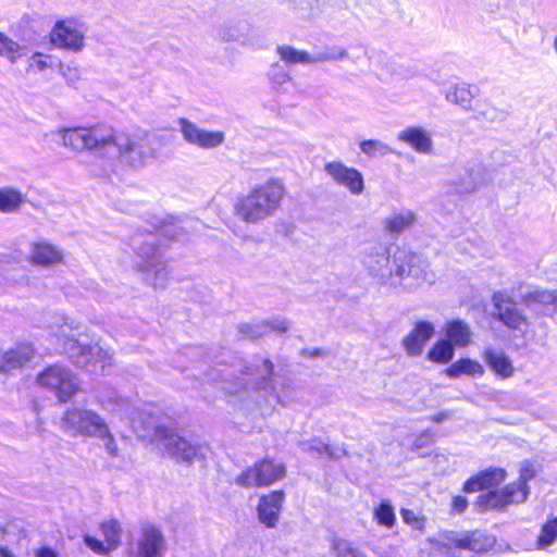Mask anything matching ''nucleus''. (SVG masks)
<instances>
[{
    "label": "nucleus",
    "instance_id": "32",
    "mask_svg": "<svg viewBox=\"0 0 557 557\" xmlns=\"http://www.w3.org/2000/svg\"><path fill=\"white\" fill-rule=\"evenodd\" d=\"M102 407L111 412L117 413L123 418H127L131 421L132 428L136 432H140L141 429L146 430L150 426V422H138L134 416L135 411H129V405L124 398L115 397L114 399H108L102 401Z\"/></svg>",
    "mask_w": 557,
    "mask_h": 557
},
{
    "label": "nucleus",
    "instance_id": "54",
    "mask_svg": "<svg viewBox=\"0 0 557 557\" xmlns=\"http://www.w3.org/2000/svg\"><path fill=\"white\" fill-rule=\"evenodd\" d=\"M61 70L63 76L67 79L74 81L78 78V70L76 67L67 66L66 70H64L63 66H61Z\"/></svg>",
    "mask_w": 557,
    "mask_h": 557
},
{
    "label": "nucleus",
    "instance_id": "41",
    "mask_svg": "<svg viewBox=\"0 0 557 557\" xmlns=\"http://www.w3.org/2000/svg\"><path fill=\"white\" fill-rule=\"evenodd\" d=\"M362 153L370 158H381L394 153V150L384 141L379 139H366L359 144Z\"/></svg>",
    "mask_w": 557,
    "mask_h": 557
},
{
    "label": "nucleus",
    "instance_id": "13",
    "mask_svg": "<svg viewBox=\"0 0 557 557\" xmlns=\"http://www.w3.org/2000/svg\"><path fill=\"white\" fill-rule=\"evenodd\" d=\"M285 475V467L264 459L243 471L235 483L242 487L269 486Z\"/></svg>",
    "mask_w": 557,
    "mask_h": 557
},
{
    "label": "nucleus",
    "instance_id": "43",
    "mask_svg": "<svg viewBox=\"0 0 557 557\" xmlns=\"http://www.w3.org/2000/svg\"><path fill=\"white\" fill-rule=\"evenodd\" d=\"M374 521L384 528L391 529L396 522V516L393 506L387 502H382L373 510Z\"/></svg>",
    "mask_w": 557,
    "mask_h": 557
},
{
    "label": "nucleus",
    "instance_id": "16",
    "mask_svg": "<svg viewBox=\"0 0 557 557\" xmlns=\"http://www.w3.org/2000/svg\"><path fill=\"white\" fill-rule=\"evenodd\" d=\"M324 172L336 185L346 188L351 195L358 196L364 190L363 175L355 168L339 161H330L324 164Z\"/></svg>",
    "mask_w": 557,
    "mask_h": 557
},
{
    "label": "nucleus",
    "instance_id": "22",
    "mask_svg": "<svg viewBox=\"0 0 557 557\" xmlns=\"http://www.w3.org/2000/svg\"><path fill=\"white\" fill-rule=\"evenodd\" d=\"M435 326L429 321H418L410 333L404 337L403 346L410 357H418L422 354L426 343L434 336Z\"/></svg>",
    "mask_w": 557,
    "mask_h": 557
},
{
    "label": "nucleus",
    "instance_id": "9",
    "mask_svg": "<svg viewBox=\"0 0 557 557\" xmlns=\"http://www.w3.org/2000/svg\"><path fill=\"white\" fill-rule=\"evenodd\" d=\"M37 383L53 393L61 403L70 401L81 389L77 376L66 367H47L37 376Z\"/></svg>",
    "mask_w": 557,
    "mask_h": 557
},
{
    "label": "nucleus",
    "instance_id": "51",
    "mask_svg": "<svg viewBox=\"0 0 557 557\" xmlns=\"http://www.w3.org/2000/svg\"><path fill=\"white\" fill-rule=\"evenodd\" d=\"M401 518L405 523L409 524L412 529L422 531L424 529L425 519L410 509H401Z\"/></svg>",
    "mask_w": 557,
    "mask_h": 557
},
{
    "label": "nucleus",
    "instance_id": "47",
    "mask_svg": "<svg viewBox=\"0 0 557 557\" xmlns=\"http://www.w3.org/2000/svg\"><path fill=\"white\" fill-rule=\"evenodd\" d=\"M302 450L312 456H327L329 458H337L338 454L329 445L319 440H311L301 443Z\"/></svg>",
    "mask_w": 557,
    "mask_h": 557
},
{
    "label": "nucleus",
    "instance_id": "31",
    "mask_svg": "<svg viewBox=\"0 0 557 557\" xmlns=\"http://www.w3.org/2000/svg\"><path fill=\"white\" fill-rule=\"evenodd\" d=\"M485 373L483 364L471 358H460L453 362L446 370L445 374L450 379H457L461 375L469 377H482Z\"/></svg>",
    "mask_w": 557,
    "mask_h": 557
},
{
    "label": "nucleus",
    "instance_id": "56",
    "mask_svg": "<svg viewBox=\"0 0 557 557\" xmlns=\"http://www.w3.org/2000/svg\"><path fill=\"white\" fill-rule=\"evenodd\" d=\"M36 557H58V556L51 548L44 547L37 552Z\"/></svg>",
    "mask_w": 557,
    "mask_h": 557
},
{
    "label": "nucleus",
    "instance_id": "26",
    "mask_svg": "<svg viewBox=\"0 0 557 557\" xmlns=\"http://www.w3.org/2000/svg\"><path fill=\"white\" fill-rule=\"evenodd\" d=\"M507 478V472L503 468H490L482 471L476 476L467 480L463 484L466 493H473L483 488H491L499 485Z\"/></svg>",
    "mask_w": 557,
    "mask_h": 557
},
{
    "label": "nucleus",
    "instance_id": "5",
    "mask_svg": "<svg viewBox=\"0 0 557 557\" xmlns=\"http://www.w3.org/2000/svg\"><path fill=\"white\" fill-rule=\"evenodd\" d=\"M368 274L381 286L396 288L399 278L396 275V251L391 256L388 249L381 244H374L364 249L361 259Z\"/></svg>",
    "mask_w": 557,
    "mask_h": 557
},
{
    "label": "nucleus",
    "instance_id": "59",
    "mask_svg": "<svg viewBox=\"0 0 557 557\" xmlns=\"http://www.w3.org/2000/svg\"><path fill=\"white\" fill-rule=\"evenodd\" d=\"M320 355V351L319 350H315L314 354H312V356H319Z\"/></svg>",
    "mask_w": 557,
    "mask_h": 557
},
{
    "label": "nucleus",
    "instance_id": "35",
    "mask_svg": "<svg viewBox=\"0 0 557 557\" xmlns=\"http://www.w3.org/2000/svg\"><path fill=\"white\" fill-rule=\"evenodd\" d=\"M473 97L470 85L465 83L453 85L445 92L446 101L459 106L466 111L472 110Z\"/></svg>",
    "mask_w": 557,
    "mask_h": 557
},
{
    "label": "nucleus",
    "instance_id": "40",
    "mask_svg": "<svg viewBox=\"0 0 557 557\" xmlns=\"http://www.w3.org/2000/svg\"><path fill=\"white\" fill-rule=\"evenodd\" d=\"M101 532L104 542L112 550L116 549L121 543L122 528L117 520L110 519L101 524Z\"/></svg>",
    "mask_w": 557,
    "mask_h": 557
},
{
    "label": "nucleus",
    "instance_id": "42",
    "mask_svg": "<svg viewBox=\"0 0 557 557\" xmlns=\"http://www.w3.org/2000/svg\"><path fill=\"white\" fill-rule=\"evenodd\" d=\"M55 65V59L52 55L35 52L27 60L26 71L28 73L44 72L53 69Z\"/></svg>",
    "mask_w": 557,
    "mask_h": 557
},
{
    "label": "nucleus",
    "instance_id": "55",
    "mask_svg": "<svg viewBox=\"0 0 557 557\" xmlns=\"http://www.w3.org/2000/svg\"><path fill=\"white\" fill-rule=\"evenodd\" d=\"M223 388L230 394H236V393L240 392L242 389L246 388V383L240 382L234 386L228 385V386H224Z\"/></svg>",
    "mask_w": 557,
    "mask_h": 557
},
{
    "label": "nucleus",
    "instance_id": "2",
    "mask_svg": "<svg viewBox=\"0 0 557 557\" xmlns=\"http://www.w3.org/2000/svg\"><path fill=\"white\" fill-rule=\"evenodd\" d=\"M55 335L63 351L88 372L97 374L111 366L112 354L98 343H92L86 326L75 320L62 318Z\"/></svg>",
    "mask_w": 557,
    "mask_h": 557
},
{
    "label": "nucleus",
    "instance_id": "34",
    "mask_svg": "<svg viewBox=\"0 0 557 557\" xmlns=\"http://www.w3.org/2000/svg\"><path fill=\"white\" fill-rule=\"evenodd\" d=\"M473 117L480 122L499 123L506 120L507 111L497 108L487 100H480L471 110Z\"/></svg>",
    "mask_w": 557,
    "mask_h": 557
},
{
    "label": "nucleus",
    "instance_id": "33",
    "mask_svg": "<svg viewBox=\"0 0 557 557\" xmlns=\"http://www.w3.org/2000/svg\"><path fill=\"white\" fill-rule=\"evenodd\" d=\"M287 330L288 323L285 320L280 319L245 324L240 327V332L250 336L251 338L263 336L272 331L277 333H285Z\"/></svg>",
    "mask_w": 557,
    "mask_h": 557
},
{
    "label": "nucleus",
    "instance_id": "46",
    "mask_svg": "<svg viewBox=\"0 0 557 557\" xmlns=\"http://www.w3.org/2000/svg\"><path fill=\"white\" fill-rule=\"evenodd\" d=\"M556 539H557V517L547 521L543 525V528L540 532V535L537 536L536 546L539 549H544V548L550 546L552 544H554Z\"/></svg>",
    "mask_w": 557,
    "mask_h": 557
},
{
    "label": "nucleus",
    "instance_id": "1",
    "mask_svg": "<svg viewBox=\"0 0 557 557\" xmlns=\"http://www.w3.org/2000/svg\"><path fill=\"white\" fill-rule=\"evenodd\" d=\"M90 151L128 166H140L154 156L147 134L131 135L104 125H94Z\"/></svg>",
    "mask_w": 557,
    "mask_h": 557
},
{
    "label": "nucleus",
    "instance_id": "44",
    "mask_svg": "<svg viewBox=\"0 0 557 557\" xmlns=\"http://www.w3.org/2000/svg\"><path fill=\"white\" fill-rule=\"evenodd\" d=\"M267 76L273 88H278L292 79L286 65L278 62L270 65Z\"/></svg>",
    "mask_w": 557,
    "mask_h": 557
},
{
    "label": "nucleus",
    "instance_id": "57",
    "mask_svg": "<svg viewBox=\"0 0 557 557\" xmlns=\"http://www.w3.org/2000/svg\"><path fill=\"white\" fill-rule=\"evenodd\" d=\"M449 418V413L447 412H441L438 414H435L432 417V420L436 423L443 422L444 420Z\"/></svg>",
    "mask_w": 557,
    "mask_h": 557
},
{
    "label": "nucleus",
    "instance_id": "19",
    "mask_svg": "<svg viewBox=\"0 0 557 557\" xmlns=\"http://www.w3.org/2000/svg\"><path fill=\"white\" fill-rule=\"evenodd\" d=\"M243 374L249 376L248 383L252 385L253 389L276 397L272 380L273 363L269 359L257 360V362L246 366Z\"/></svg>",
    "mask_w": 557,
    "mask_h": 557
},
{
    "label": "nucleus",
    "instance_id": "25",
    "mask_svg": "<svg viewBox=\"0 0 557 557\" xmlns=\"http://www.w3.org/2000/svg\"><path fill=\"white\" fill-rule=\"evenodd\" d=\"M397 139L412 150L421 154H430L433 151L432 134L422 126H409L397 134Z\"/></svg>",
    "mask_w": 557,
    "mask_h": 557
},
{
    "label": "nucleus",
    "instance_id": "10",
    "mask_svg": "<svg viewBox=\"0 0 557 557\" xmlns=\"http://www.w3.org/2000/svg\"><path fill=\"white\" fill-rule=\"evenodd\" d=\"M106 423V420L94 410L71 408L61 418L60 428L73 437H95Z\"/></svg>",
    "mask_w": 557,
    "mask_h": 557
},
{
    "label": "nucleus",
    "instance_id": "12",
    "mask_svg": "<svg viewBox=\"0 0 557 557\" xmlns=\"http://www.w3.org/2000/svg\"><path fill=\"white\" fill-rule=\"evenodd\" d=\"M154 441L171 457L180 461L189 463L203 457V448L201 446L191 445L169 428L157 426L154 430Z\"/></svg>",
    "mask_w": 557,
    "mask_h": 557
},
{
    "label": "nucleus",
    "instance_id": "7",
    "mask_svg": "<svg viewBox=\"0 0 557 557\" xmlns=\"http://www.w3.org/2000/svg\"><path fill=\"white\" fill-rule=\"evenodd\" d=\"M156 235L148 234L143 243L139 245L137 240L134 242L136 253L139 258L136 261V268L144 274V280L151 284L154 288H162L165 286L166 272L165 263L162 255L156 247Z\"/></svg>",
    "mask_w": 557,
    "mask_h": 557
},
{
    "label": "nucleus",
    "instance_id": "28",
    "mask_svg": "<svg viewBox=\"0 0 557 557\" xmlns=\"http://www.w3.org/2000/svg\"><path fill=\"white\" fill-rule=\"evenodd\" d=\"M34 347L30 344H17L13 348L2 351L1 372H7L24 367L34 356Z\"/></svg>",
    "mask_w": 557,
    "mask_h": 557
},
{
    "label": "nucleus",
    "instance_id": "21",
    "mask_svg": "<svg viewBox=\"0 0 557 557\" xmlns=\"http://www.w3.org/2000/svg\"><path fill=\"white\" fill-rule=\"evenodd\" d=\"M165 550V539L162 532L152 525L141 529L140 537L137 541V553H129L127 557H163Z\"/></svg>",
    "mask_w": 557,
    "mask_h": 557
},
{
    "label": "nucleus",
    "instance_id": "48",
    "mask_svg": "<svg viewBox=\"0 0 557 557\" xmlns=\"http://www.w3.org/2000/svg\"><path fill=\"white\" fill-rule=\"evenodd\" d=\"M103 442L107 453L113 457L117 456L119 447L115 442L113 434L110 432L108 424L106 423L99 433L95 436Z\"/></svg>",
    "mask_w": 557,
    "mask_h": 557
},
{
    "label": "nucleus",
    "instance_id": "11",
    "mask_svg": "<svg viewBox=\"0 0 557 557\" xmlns=\"http://www.w3.org/2000/svg\"><path fill=\"white\" fill-rule=\"evenodd\" d=\"M92 134L94 126L60 128L44 133L40 141L45 147L57 145L74 152L90 151Z\"/></svg>",
    "mask_w": 557,
    "mask_h": 557
},
{
    "label": "nucleus",
    "instance_id": "45",
    "mask_svg": "<svg viewBox=\"0 0 557 557\" xmlns=\"http://www.w3.org/2000/svg\"><path fill=\"white\" fill-rule=\"evenodd\" d=\"M313 64L323 62L344 61L349 59V53L342 47H329L323 51L312 55Z\"/></svg>",
    "mask_w": 557,
    "mask_h": 557
},
{
    "label": "nucleus",
    "instance_id": "17",
    "mask_svg": "<svg viewBox=\"0 0 557 557\" xmlns=\"http://www.w3.org/2000/svg\"><path fill=\"white\" fill-rule=\"evenodd\" d=\"M84 33L73 21H59L55 23L50 40L59 49L78 52L84 47Z\"/></svg>",
    "mask_w": 557,
    "mask_h": 557
},
{
    "label": "nucleus",
    "instance_id": "8",
    "mask_svg": "<svg viewBox=\"0 0 557 557\" xmlns=\"http://www.w3.org/2000/svg\"><path fill=\"white\" fill-rule=\"evenodd\" d=\"M396 275L399 285L404 282L407 287H420L424 284H433L435 274L429 269V263L420 256L405 250H396Z\"/></svg>",
    "mask_w": 557,
    "mask_h": 557
},
{
    "label": "nucleus",
    "instance_id": "23",
    "mask_svg": "<svg viewBox=\"0 0 557 557\" xmlns=\"http://www.w3.org/2000/svg\"><path fill=\"white\" fill-rule=\"evenodd\" d=\"M482 359L491 372L499 380L511 379L516 373L512 360L503 350L487 347L482 352Z\"/></svg>",
    "mask_w": 557,
    "mask_h": 557
},
{
    "label": "nucleus",
    "instance_id": "49",
    "mask_svg": "<svg viewBox=\"0 0 557 557\" xmlns=\"http://www.w3.org/2000/svg\"><path fill=\"white\" fill-rule=\"evenodd\" d=\"M536 473V465L531 460H524L520 465L519 479L517 481L523 486H528V483L535 478Z\"/></svg>",
    "mask_w": 557,
    "mask_h": 557
},
{
    "label": "nucleus",
    "instance_id": "36",
    "mask_svg": "<svg viewBox=\"0 0 557 557\" xmlns=\"http://www.w3.org/2000/svg\"><path fill=\"white\" fill-rule=\"evenodd\" d=\"M25 202V195L10 186L0 187V212L12 214L20 211Z\"/></svg>",
    "mask_w": 557,
    "mask_h": 557
},
{
    "label": "nucleus",
    "instance_id": "50",
    "mask_svg": "<svg viewBox=\"0 0 557 557\" xmlns=\"http://www.w3.org/2000/svg\"><path fill=\"white\" fill-rule=\"evenodd\" d=\"M336 557H367L347 541H338L334 545Z\"/></svg>",
    "mask_w": 557,
    "mask_h": 557
},
{
    "label": "nucleus",
    "instance_id": "3",
    "mask_svg": "<svg viewBox=\"0 0 557 557\" xmlns=\"http://www.w3.org/2000/svg\"><path fill=\"white\" fill-rule=\"evenodd\" d=\"M285 194V185L281 180L269 178L239 197L234 205V213L247 224H259L275 214Z\"/></svg>",
    "mask_w": 557,
    "mask_h": 557
},
{
    "label": "nucleus",
    "instance_id": "30",
    "mask_svg": "<svg viewBox=\"0 0 557 557\" xmlns=\"http://www.w3.org/2000/svg\"><path fill=\"white\" fill-rule=\"evenodd\" d=\"M445 335L454 347L463 348L472 343V330L470 325L459 319L446 322Z\"/></svg>",
    "mask_w": 557,
    "mask_h": 557
},
{
    "label": "nucleus",
    "instance_id": "38",
    "mask_svg": "<svg viewBox=\"0 0 557 557\" xmlns=\"http://www.w3.org/2000/svg\"><path fill=\"white\" fill-rule=\"evenodd\" d=\"M23 55H25V47L0 32V57L15 64Z\"/></svg>",
    "mask_w": 557,
    "mask_h": 557
},
{
    "label": "nucleus",
    "instance_id": "53",
    "mask_svg": "<svg viewBox=\"0 0 557 557\" xmlns=\"http://www.w3.org/2000/svg\"><path fill=\"white\" fill-rule=\"evenodd\" d=\"M468 506V502L463 496H456L453 499V508L457 512H462L466 510Z\"/></svg>",
    "mask_w": 557,
    "mask_h": 557
},
{
    "label": "nucleus",
    "instance_id": "39",
    "mask_svg": "<svg viewBox=\"0 0 557 557\" xmlns=\"http://www.w3.org/2000/svg\"><path fill=\"white\" fill-rule=\"evenodd\" d=\"M454 346L447 339L437 341L428 352V359L436 363H448L454 358Z\"/></svg>",
    "mask_w": 557,
    "mask_h": 557
},
{
    "label": "nucleus",
    "instance_id": "37",
    "mask_svg": "<svg viewBox=\"0 0 557 557\" xmlns=\"http://www.w3.org/2000/svg\"><path fill=\"white\" fill-rule=\"evenodd\" d=\"M276 54L286 65L313 64L312 54L304 50H298L289 45H280L276 47Z\"/></svg>",
    "mask_w": 557,
    "mask_h": 557
},
{
    "label": "nucleus",
    "instance_id": "4",
    "mask_svg": "<svg viewBox=\"0 0 557 557\" xmlns=\"http://www.w3.org/2000/svg\"><path fill=\"white\" fill-rule=\"evenodd\" d=\"M431 554L442 557H474L491 549L495 540L485 532L475 530L459 535L455 532H442L429 539Z\"/></svg>",
    "mask_w": 557,
    "mask_h": 557
},
{
    "label": "nucleus",
    "instance_id": "6",
    "mask_svg": "<svg viewBox=\"0 0 557 557\" xmlns=\"http://www.w3.org/2000/svg\"><path fill=\"white\" fill-rule=\"evenodd\" d=\"M493 318L502 322L515 337L532 336V323L508 294L496 292L492 296Z\"/></svg>",
    "mask_w": 557,
    "mask_h": 557
},
{
    "label": "nucleus",
    "instance_id": "14",
    "mask_svg": "<svg viewBox=\"0 0 557 557\" xmlns=\"http://www.w3.org/2000/svg\"><path fill=\"white\" fill-rule=\"evenodd\" d=\"M530 487L523 486L518 481L507 484L502 490L490 491L481 494L479 503L486 509H504L509 505L522 504L528 499Z\"/></svg>",
    "mask_w": 557,
    "mask_h": 557
},
{
    "label": "nucleus",
    "instance_id": "18",
    "mask_svg": "<svg viewBox=\"0 0 557 557\" xmlns=\"http://www.w3.org/2000/svg\"><path fill=\"white\" fill-rule=\"evenodd\" d=\"M523 305L535 315L557 314V289L536 288L522 296Z\"/></svg>",
    "mask_w": 557,
    "mask_h": 557
},
{
    "label": "nucleus",
    "instance_id": "15",
    "mask_svg": "<svg viewBox=\"0 0 557 557\" xmlns=\"http://www.w3.org/2000/svg\"><path fill=\"white\" fill-rule=\"evenodd\" d=\"M180 131L183 139L200 149H214L225 141V133L222 131H207L200 128L187 119L178 120Z\"/></svg>",
    "mask_w": 557,
    "mask_h": 557
},
{
    "label": "nucleus",
    "instance_id": "58",
    "mask_svg": "<svg viewBox=\"0 0 557 557\" xmlns=\"http://www.w3.org/2000/svg\"><path fill=\"white\" fill-rule=\"evenodd\" d=\"M0 557H15V556L9 548L0 546Z\"/></svg>",
    "mask_w": 557,
    "mask_h": 557
},
{
    "label": "nucleus",
    "instance_id": "27",
    "mask_svg": "<svg viewBox=\"0 0 557 557\" xmlns=\"http://www.w3.org/2000/svg\"><path fill=\"white\" fill-rule=\"evenodd\" d=\"M29 261L49 268L63 262V252L54 245L39 242L32 245Z\"/></svg>",
    "mask_w": 557,
    "mask_h": 557
},
{
    "label": "nucleus",
    "instance_id": "20",
    "mask_svg": "<svg viewBox=\"0 0 557 557\" xmlns=\"http://www.w3.org/2000/svg\"><path fill=\"white\" fill-rule=\"evenodd\" d=\"M252 27L246 21H228L216 25L213 36L221 42H237L247 46L252 42Z\"/></svg>",
    "mask_w": 557,
    "mask_h": 557
},
{
    "label": "nucleus",
    "instance_id": "52",
    "mask_svg": "<svg viewBox=\"0 0 557 557\" xmlns=\"http://www.w3.org/2000/svg\"><path fill=\"white\" fill-rule=\"evenodd\" d=\"M84 542H85L86 546L88 548H90L96 554L107 555L110 552H112V549L109 548V546L106 544V542L103 543V542L97 540L94 536L85 535L84 536Z\"/></svg>",
    "mask_w": 557,
    "mask_h": 557
},
{
    "label": "nucleus",
    "instance_id": "24",
    "mask_svg": "<svg viewBox=\"0 0 557 557\" xmlns=\"http://www.w3.org/2000/svg\"><path fill=\"white\" fill-rule=\"evenodd\" d=\"M285 499L283 491H273L260 497L257 508L261 523L268 528H274L278 522L280 512Z\"/></svg>",
    "mask_w": 557,
    "mask_h": 557
},
{
    "label": "nucleus",
    "instance_id": "29",
    "mask_svg": "<svg viewBox=\"0 0 557 557\" xmlns=\"http://www.w3.org/2000/svg\"><path fill=\"white\" fill-rule=\"evenodd\" d=\"M416 222V213L407 209L386 216L383 221V228L388 235L398 236L405 231L413 227Z\"/></svg>",
    "mask_w": 557,
    "mask_h": 557
}]
</instances>
